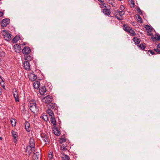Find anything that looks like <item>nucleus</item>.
<instances>
[{"instance_id":"obj_1","label":"nucleus","mask_w":160,"mask_h":160,"mask_svg":"<svg viewBox=\"0 0 160 160\" xmlns=\"http://www.w3.org/2000/svg\"><path fill=\"white\" fill-rule=\"evenodd\" d=\"M28 107L30 110L34 113L38 112L39 109L37 106L35 100L33 99L31 100L28 103Z\"/></svg>"},{"instance_id":"obj_2","label":"nucleus","mask_w":160,"mask_h":160,"mask_svg":"<svg viewBox=\"0 0 160 160\" xmlns=\"http://www.w3.org/2000/svg\"><path fill=\"white\" fill-rule=\"evenodd\" d=\"M43 102L48 104L53 101V98L51 95H48L43 98L42 99Z\"/></svg>"},{"instance_id":"obj_3","label":"nucleus","mask_w":160,"mask_h":160,"mask_svg":"<svg viewBox=\"0 0 160 160\" xmlns=\"http://www.w3.org/2000/svg\"><path fill=\"white\" fill-rule=\"evenodd\" d=\"M122 11H120L117 10V11L115 12V14L117 18L119 20H122V16L124 14L125 12L123 10L121 9Z\"/></svg>"},{"instance_id":"obj_4","label":"nucleus","mask_w":160,"mask_h":160,"mask_svg":"<svg viewBox=\"0 0 160 160\" xmlns=\"http://www.w3.org/2000/svg\"><path fill=\"white\" fill-rule=\"evenodd\" d=\"M41 136L43 141L45 142V144H47V143H48V145L49 144L50 140L48 135L44 133H42L41 134Z\"/></svg>"},{"instance_id":"obj_5","label":"nucleus","mask_w":160,"mask_h":160,"mask_svg":"<svg viewBox=\"0 0 160 160\" xmlns=\"http://www.w3.org/2000/svg\"><path fill=\"white\" fill-rule=\"evenodd\" d=\"M10 20L9 18H5L1 21V26L2 27H6L9 24Z\"/></svg>"},{"instance_id":"obj_6","label":"nucleus","mask_w":160,"mask_h":160,"mask_svg":"<svg viewBox=\"0 0 160 160\" xmlns=\"http://www.w3.org/2000/svg\"><path fill=\"white\" fill-rule=\"evenodd\" d=\"M22 53L25 55L29 54L31 52V50L29 47L25 46L24 47L22 50Z\"/></svg>"},{"instance_id":"obj_7","label":"nucleus","mask_w":160,"mask_h":160,"mask_svg":"<svg viewBox=\"0 0 160 160\" xmlns=\"http://www.w3.org/2000/svg\"><path fill=\"white\" fill-rule=\"evenodd\" d=\"M2 32L5 33V34L4 35V37L6 40L8 41L11 39V34H10L8 33L7 31L5 30H3Z\"/></svg>"},{"instance_id":"obj_8","label":"nucleus","mask_w":160,"mask_h":160,"mask_svg":"<svg viewBox=\"0 0 160 160\" xmlns=\"http://www.w3.org/2000/svg\"><path fill=\"white\" fill-rule=\"evenodd\" d=\"M56 104L54 103L53 102H51L48 104L47 105V106L48 107V109H52V110L54 111H57V108H56Z\"/></svg>"},{"instance_id":"obj_9","label":"nucleus","mask_w":160,"mask_h":160,"mask_svg":"<svg viewBox=\"0 0 160 160\" xmlns=\"http://www.w3.org/2000/svg\"><path fill=\"white\" fill-rule=\"evenodd\" d=\"M12 93L15 101L16 102H19V99L17 91L16 89H15L13 91Z\"/></svg>"},{"instance_id":"obj_10","label":"nucleus","mask_w":160,"mask_h":160,"mask_svg":"<svg viewBox=\"0 0 160 160\" xmlns=\"http://www.w3.org/2000/svg\"><path fill=\"white\" fill-rule=\"evenodd\" d=\"M33 57L31 54H26L24 55V59L26 61L28 62L30 61L33 59Z\"/></svg>"},{"instance_id":"obj_11","label":"nucleus","mask_w":160,"mask_h":160,"mask_svg":"<svg viewBox=\"0 0 160 160\" xmlns=\"http://www.w3.org/2000/svg\"><path fill=\"white\" fill-rule=\"evenodd\" d=\"M54 134L57 136H59L61 134L60 131L58 130V128L56 126H54L52 128Z\"/></svg>"},{"instance_id":"obj_12","label":"nucleus","mask_w":160,"mask_h":160,"mask_svg":"<svg viewBox=\"0 0 160 160\" xmlns=\"http://www.w3.org/2000/svg\"><path fill=\"white\" fill-rule=\"evenodd\" d=\"M156 37H152L151 39L152 41L153 42H156V41L160 40V35L158 33H156L155 35Z\"/></svg>"},{"instance_id":"obj_13","label":"nucleus","mask_w":160,"mask_h":160,"mask_svg":"<svg viewBox=\"0 0 160 160\" xmlns=\"http://www.w3.org/2000/svg\"><path fill=\"white\" fill-rule=\"evenodd\" d=\"M28 78L31 81H34L36 79L37 76L33 73H31L28 75Z\"/></svg>"},{"instance_id":"obj_14","label":"nucleus","mask_w":160,"mask_h":160,"mask_svg":"<svg viewBox=\"0 0 160 160\" xmlns=\"http://www.w3.org/2000/svg\"><path fill=\"white\" fill-rule=\"evenodd\" d=\"M23 66L24 68L27 70H29L30 69V65L28 61H25L23 62Z\"/></svg>"},{"instance_id":"obj_15","label":"nucleus","mask_w":160,"mask_h":160,"mask_svg":"<svg viewBox=\"0 0 160 160\" xmlns=\"http://www.w3.org/2000/svg\"><path fill=\"white\" fill-rule=\"evenodd\" d=\"M26 151L28 154L30 155V154L34 151L33 150L32 146L31 145H28L27 146L26 148Z\"/></svg>"},{"instance_id":"obj_16","label":"nucleus","mask_w":160,"mask_h":160,"mask_svg":"<svg viewBox=\"0 0 160 160\" xmlns=\"http://www.w3.org/2000/svg\"><path fill=\"white\" fill-rule=\"evenodd\" d=\"M14 48L17 53H20L21 51V47L18 44H15L14 46Z\"/></svg>"},{"instance_id":"obj_17","label":"nucleus","mask_w":160,"mask_h":160,"mask_svg":"<svg viewBox=\"0 0 160 160\" xmlns=\"http://www.w3.org/2000/svg\"><path fill=\"white\" fill-rule=\"evenodd\" d=\"M46 89L45 86L40 87L39 89V92L41 94H43L46 91Z\"/></svg>"},{"instance_id":"obj_18","label":"nucleus","mask_w":160,"mask_h":160,"mask_svg":"<svg viewBox=\"0 0 160 160\" xmlns=\"http://www.w3.org/2000/svg\"><path fill=\"white\" fill-rule=\"evenodd\" d=\"M29 143L30 145L31 146H32L33 148V150L34 152L35 151V145L34 143V139L32 138H31L29 140Z\"/></svg>"},{"instance_id":"obj_19","label":"nucleus","mask_w":160,"mask_h":160,"mask_svg":"<svg viewBox=\"0 0 160 160\" xmlns=\"http://www.w3.org/2000/svg\"><path fill=\"white\" fill-rule=\"evenodd\" d=\"M25 128L27 132H29L30 131V127L29 123L28 122H25Z\"/></svg>"},{"instance_id":"obj_20","label":"nucleus","mask_w":160,"mask_h":160,"mask_svg":"<svg viewBox=\"0 0 160 160\" xmlns=\"http://www.w3.org/2000/svg\"><path fill=\"white\" fill-rule=\"evenodd\" d=\"M102 12L105 15H107L109 16L110 15L111 12L107 8H105L102 9Z\"/></svg>"},{"instance_id":"obj_21","label":"nucleus","mask_w":160,"mask_h":160,"mask_svg":"<svg viewBox=\"0 0 160 160\" xmlns=\"http://www.w3.org/2000/svg\"><path fill=\"white\" fill-rule=\"evenodd\" d=\"M20 39V37L19 36L17 35L14 37L12 40V42L13 43H16Z\"/></svg>"},{"instance_id":"obj_22","label":"nucleus","mask_w":160,"mask_h":160,"mask_svg":"<svg viewBox=\"0 0 160 160\" xmlns=\"http://www.w3.org/2000/svg\"><path fill=\"white\" fill-rule=\"evenodd\" d=\"M34 156H33V158H35V160H39L41 158L40 153L39 152H36L34 153Z\"/></svg>"},{"instance_id":"obj_23","label":"nucleus","mask_w":160,"mask_h":160,"mask_svg":"<svg viewBox=\"0 0 160 160\" xmlns=\"http://www.w3.org/2000/svg\"><path fill=\"white\" fill-rule=\"evenodd\" d=\"M50 121L51 123L53 124V125L56 126V121L54 116L50 117Z\"/></svg>"},{"instance_id":"obj_24","label":"nucleus","mask_w":160,"mask_h":160,"mask_svg":"<svg viewBox=\"0 0 160 160\" xmlns=\"http://www.w3.org/2000/svg\"><path fill=\"white\" fill-rule=\"evenodd\" d=\"M133 40L134 42L137 45L139 44L141 42L140 39L138 38L137 37H134Z\"/></svg>"},{"instance_id":"obj_25","label":"nucleus","mask_w":160,"mask_h":160,"mask_svg":"<svg viewBox=\"0 0 160 160\" xmlns=\"http://www.w3.org/2000/svg\"><path fill=\"white\" fill-rule=\"evenodd\" d=\"M47 112L50 118L54 116V113L51 109H48L47 111Z\"/></svg>"},{"instance_id":"obj_26","label":"nucleus","mask_w":160,"mask_h":160,"mask_svg":"<svg viewBox=\"0 0 160 160\" xmlns=\"http://www.w3.org/2000/svg\"><path fill=\"white\" fill-rule=\"evenodd\" d=\"M128 32L131 36H135L136 35V33L135 32L134 30H133L131 28Z\"/></svg>"},{"instance_id":"obj_27","label":"nucleus","mask_w":160,"mask_h":160,"mask_svg":"<svg viewBox=\"0 0 160 160\" xmlns=\"http://www.w3.org/2000/svg\"><path fill=\"white\" fill-rule=\"evenodd\" d=\"M138 46L139 48L142 50H144L146 47V46H145V44L144 43H141L140 44L138 45Z\"/></svg>"},{"instance_id":"obj_28","label":"nucleus","mask_w":160,"mask_h":160,"mask_svg":"<svg viewBox=\"0 0 160 160\" xmlns=\"http://www.w3.org/2000/svg\"><path fill=\"white\" fill-rule=\"evenodd\" d=\"M144 28L146 30H147L150 32H152L153 29L152 27L148 25H144Z\"/></svg>"},{"instance_id":"obj_29","label":"nucleus","mask_w":160,"mask_h":160,"mask_svg":"<svg viewBox=\"0 0 160 160\" xmlns=\"http://www.w3.org/2000/svg\"><path fill=\"white\" fill-rule=\"evenodd\" d=\"M135 17L136 18H138L137 19V21L138 22H140V23L142 22V19L139 15L138 14H136L135 15Z\"/></svg>"},{"instance_id":"obj_30","label":"nucleus","mask_w":160,"mask_h":160,"mask_svg":"<svg viewBox=\"0 0 160 160\" xmlns=\"http://www.w3.org/2000/svg\"><path fill=\"white\" fill-rule=\"evenodd\" d=\"M123 29L125 31L128 32L129 29L131 28L128 27V26L127 24H124L122 26Z\"/></svg>"},{"instance_id":"obj_31","label":"nucleus","mask_w":160,"mask_h":160,"mask_svg":"<svg viewBox=\"0 0 160 160\" xmlns=\"http://www.w3.org/2000/svg\"><path fill=\"white\" fill-rule=\"evenodd\" d=\"M11 133L12 134V137L13 138H17L18 136L16 134V132L13 131V130H12L11 132Z\"/></svg>"},{"instance_id":"obj_32","label":"nucleus","mask_w":160,"mask_h":160,"mask_svg":"<svg viewBox=\"0 0 160 160\" xmlns=\"http://www.w3.org/2000/svg\"><path fill=\"white\" fill-rule=\"evenodd\" d=\"M41 117L45 121H47L48 120V115H43Z\"/></svg>"},{"instance_id":"obj_33","label":"nucleus","mask_w":160,"mask_h":160,"mask_svg":"<svg viewBox=\"0 0 160 160\" xmlns=\"http://www.w3.org/2000/svg\"><path fill=\"white\" fill-rule=\"evenodd\" d=\"M99 5L100 6V7L101 8H107L108 6L106 5L103 2L101 3V4H99Z\"/></svg>"},{"instance_id":"obj_34","label":"nucleus","mask_w":160,"mask_h":160,"mask_svg":"<svg viewBox=\"0 0 160 160\" xmlns=\"http://www.w3.org/2000/svg\"><path fill=\"white\" fill-rule=\"evenodd\" d=\"M66 142V139L65 138H62L61 137L60 138L59 142L60 143H62L63 142Z\"/></svg>"},{"instance_id":"obj_35","label":"nucleus","mask_w":160,"mask_h":160,"mask_svg":"<svg viewBox=\"0 0 160 160\" xmlns=\"http://www.w3.org/2000/svg\"><path fill=\"white\" fill-rule=\"evenodd\" d=\"M65 156L64 157H62V158L63 160H69V157L67 155H64Z\"/></svg>"},{"instance_id":"obj_36","label":"nucleus","mask_w":160,"mask_h":160,"mask_svg":"<svg viewBox=\"0 0 160 160\" xmlns=\"http://www.w3.org/2000/svg\"><path fill=\"white\" fill-rule=\"evenodd\" d=\"M11 122L13 126H16V122L15 121V120L14 119L11 120Z\"/></svg>"},{"instance_id":"obj_37","label":"nucleus","mask_w":160,"mask_h":160,"mask_svg":"<svg viewBox=\"0 0 160 160\" xmlns=\"http://www.w3.org/2000/svg\"><path fill=\"white\" fill-rule=\"evenodd\" d=\"M128 2H130L131 4H130V5H131V4L132 5V6H131V7L132 8H133L135 6V3L134 1H133L132 0H128Z\"/></svg>"},{"instance_id":"obj_38","label":"nucleus","mask_w":160,"mask_h":160,"mask_svg":"<svg viewBox=\"0 0 160 160\" xmlns=\"http://www.w3.org/2000/svg\"><path fill=\"white\" fill-rule=\"evenodd\" d=\"M49 158L51 160L53 158V152H51L49 153Z\"/></svg>"},{"instance_id":"obj_39","label":"nucleus","mask_w":160,"mask_h":160,"mask_svg":"<svg viewBox=\"0 0 160 160\" xmlns=\"http://www.w3.org/2000/svg\"><path fill=\"white\" fill-rule=\"evenodd\" d=\"M149 52L152 55H154L156 54L154 52V51L152 50H149L148 51V52H147V53L149 54V53H148Z\"/></svg>"},{"instance_id":"obj_40","label":"nucleus","mask_w":160,"mask_h":160,"mask_svg":"<svg viewBox=\"0 0 160 160\" xmlns=\"http://www.w3.org/2000/svg\"><path fill=\"white\" fill-rule=\"evenodd\" d=\"M137 11L138 12V13L139 14H140L141 15H142V11L139 7L137 9Z\"/></svg>"},{"instance_id":"obj_41","label":"nucleus","mask_w":160,"mask_h":160,"mask_svg":"<svg viewBox=\"0 0 160 160\" xmlns=\"http://www.w3.org/2000/svg\"><path fill=\"white\" fill-rule=\"evenodd\" d=\"M158 49V48H157V49H153V50L154 51L160 54V50Z\"/></svg>"},{"instance_id":"obj_42","label":"nucleus","mask_w":160,"mask_h":160,"mask_svg":"<svg viewBox=\"0 0 160 160\" xmlns=\"http://www.w3.org/2000/svg\"><path fill=\"white\" fill-rule=\"evenodd\" d=\"M33 86L34 87V88H36V89H38L40 87L39 86H38L36 84L35 85V82L33 84Z\"/></svg>"},{"instance_id":"obj_43","label":"nucleus","mask_w":160,"mask_h":160,"mask_svg":"<svg viewBox=\"0 0 160 160\" xmlns=\"http://www.w3.org/2000/svg\"><path fill=\"white\" fill-rule=\"evenodd\" d=\"M66 146L64 144H62V145L61 147V148L64 150H65L66 149Z\"/></svg>"},{"instance_id":"obj_44","label":"nucleus","mask_w":160,"mask_h":160,"mask_svg":"<svg viewBox=\"0 0 160 160\" xmlns=\"http://www.w3.org/2000/svg\"><path fill=\"white\" fill-rule=\"evenodd\" d=\"M36 84L38 86H39L40 87V83L39 81H36L35 82V85Z\"/></svg>"},{"instance_id":"obj_45","label":"nucleus","mask_w":160,"mask_h":160,"mask_svg":"<svg viewBox=\"0 0 160 160\" xmlns=\"http://www.w3.org/2000/svg\"><path fill=\"white\" fill-rule=\"evenodd\" d=\"M0 84L2 86H3L4 85H5V83L3 80V81H2L0 82Z\"/></svg>"},{"instance_id":"obj_46","label":"nucleus","mask_w":160,"mask_h":160,"mask_svg":"<svg viewBox=\"0 0 160 160\" xmlns=\"http://www.w3.org/2000/svg\"><path fill=\"white\" fill-rule=\"evenodd\" d=\"M4 14V12H2L0 11V17L3 16Z\"/></svg>"},{"instance_id":"obj_47","label":"nucleus","mask_w":160,"mask_h":160,"mask_svg":"<svg viewBox=\"0 0 160 160\" xmlns=\"http://www.w3.org/2000/svg\"><path fill=\"white\" fill-rule=\"evenodd\" d=\"M148 35L151 36V37H154L152 33H149V32H148Z\"/></svg>"},{"instance_id":"obj_48","label":"nucleus","mask_w":160,"mask_h":160,"mask_svg":"<svg viewBox=\"0 0 160 160\" xmlns=\"http://www.w3.org/2000/svg\"><path fill=\"white\" fill-rule=\"evenodd\" d=\"M59 124V125H58V127H60V128H61L60 126L61 124V121H60V122H59L58 123V124Z\"/></svg>"},{"instance_id":"obj_49","label":"nucleus","mask_w":160,"mask_h":160,"mask_svg":"<svg viewBox=\"0 0 160 160\" xmlns=\"http://www.w3.org/2000/svg\"><path fill=\"white\" fill-rule=\"evenodd\" d=\"M13 141L14 142H15V143H16L17 141V138H14V140H13Z\"/></svg>"},{"instance_id":"obj_50","label":"nucleus","mask_w":160,"mask_h":160,"mask_svg":"<svg viewBox=\"0 0 160 160\" xmlns=\"http://www.w3.org/2000/svg\"><path fill=\"white\" fill-rule=\"evenodd\" d=\"M98 1L100 2L101 3H102L104 2L103 0H98Z\"/></svg>"},{"instance_id":"obj_51","label":"nucleus","mask_w":160,"mask_h":160,"mask_svg":"<svg viewBox=\"0 0 160 160\" xmlns=\"http://www.w3.org/2000/svg\"><path fill=\"white\" fill-rule=\"evenodd\" d=\"M2 89L0 88V96L2 94V92L1 91Z\"/></svg>"},{"instance_id":"obj_52","label":"nucleus","mask_w":160,"mask_h":160,"mask_svg":"<svg viewBox=\"0 0 160 160\" xmlns=\"http://www.w3.org/2000/svg\"><path fill=\"white\" fill-rule=\"evenodd\" d=\"M111 4L112 5V6L113 7H115V4H113V3H111Z\"/></svg>"},{"instance_id":"obj_53","label":"nucleus","mask_w":160,"mask_h":160,"mask_svg":"<svg viewBox=\"0 0 160 160\" xmlns=\"http://www.w3.org/2000/svg\"><path fill=\"white\" fill-rule=\"evenodd\" d=\"M0 78L2 80V81H3V78L0 75Z\"/></svg>"},{"instance_id":"obj_54","label":"nucleus","mask_w":160,"mask_h":160,"mask_svg":"<svg viewBox=\"0 0 160 160\" xmlns=\"http://www.w3.org/2000/svg\"><path fill=\"white\" fill-rule=\"evenodd\" d=\"M108 2L109 4H111L112 3V2H111L110 0V1H108Z\"/></svg>"},{"instance_id":"obj_55","label":"nucleus","mask_w":160,"mask_h":160,"mask_svg":"<svg viewBox=\"0 0 160 160\" xmlns=\"http://www.w3.org/2000/svg\"><path fill=\"white\" fill-rule=\"evenodd\" d=\"M136 23V22H132V25H134Z\"/></svg>"},{"instance_id":"obj_56","label":"nucleus","mask_w":160,"mask_h":160,"mask_svg":"<svg viewBox=\"0 0 160 160\" xmlns=\"http://www.w3.org/2000/svg\"><path fill=\"white\" fill-rule=\"evenodd\" d=\"M2 88H3L5 90H6V89L5 88V85H4L3 86H2Z\"/></svg>"},{"instance_id":"obj_57","label":"nucleus","mask_w":160,"mask_h":160,"mask_svg":"<svg viewBox=\"0 0 160 160\" xmlns=\"http://www.w3.org/2000/svg\"><path fill=\"white\" fill-rule=\"evenodd\" d=\"M2 55H3V56H5V53H2Z\"/></svg>"},{"instance_id":"obj_58","label":"nucleus","mask_w":160,"mask_h":160,"mask_svg":"<svg viewBox=\"0 0 160 160\" xmlns=\"http://www.w3.org/2000/svg\"><path fill=\"white\" fill-rule=\"evenodd\" d=\"M0 140H2V138L1 137H0Z\"/></svg>"},{"instance_id":"obj_59","label":"nucleus","mask_w":160,"mask_h":160,"mask_svg":"<svg viewBox=\"0 0 160 160\" xmlns=\"http://www.w3.org/2000/svg\"><path fill=\"white\" fill-rule=\"evenodd\" d=\"M106 1H107V2H108V1H110V0H106Z\"/></svg>"},{"instance_id":"obj_60","label":"nucleus","mask_w":160,"mask_h":160,"mask_svg":"<svg viewBox=\"0 0 160 160\" xmlns=\"http://www.w3.org/2000/svg\"><path fill=\"white\" fill-rule=\"evenodd\" d=\"M120 9H121H121H122V10H123L122 9V8L121 7V8H120Z\"/></svg>"},{"instance_id":"obj_61","label":"nucleus","mask_w":160,"mask_h":160,"mask_svg":"<svg viewBox=\"0 0 160 160\" xmlns=\"http://www.w3.org/2000/svg\"><path fill=\"white\" fill-rule=\"evenodd\" d=\"M1 61V58H0V62Z\"/></svg>"},{"instance_id":"obj_62","label":"nucleus","mask_w":160,"mask_h":160,"mask_svg":"<svg viewBox=\"0 0 160 160\" xmlns=\"http://www.w3.org/2000/svg\"><path fill=\"white\" fill-rule=\"evenodd\" d=\"M51 160H54L53 159V158L52 159H51Z\"/></svg>"},{"instance_id":"obj_63","label":"nucleus","mask_w":160,"mask_h":160,"mask_svg":"<svg viewBox=\"0 0 160 160\" xmlns=\"http://www.w3.org/2000/svg\"><path fill=\"white\" fill-rule=\"evenodd\" d=\"M1 0H0V1H1Z\"/></svg>"}]
</instances>
